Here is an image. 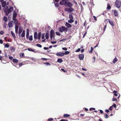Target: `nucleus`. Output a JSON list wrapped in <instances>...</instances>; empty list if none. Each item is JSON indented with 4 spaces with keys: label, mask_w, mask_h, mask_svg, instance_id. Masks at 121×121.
Segmentation results:
<instances>
[{
    "label": "nucleus",
    "mask_w": 121,
    "mask_h": 121,
    "mask_svg": "<svg viewBox=\"0 0 121 121\" xmlns=\"http://www.w3.org/2000/svg\"><path fill=\"white\" fill-rule=\"evenodd\" d=\"M68 29L64 26H62L59 28V31L61 32L65 31L66 32L68 31Z\"/></svg>",
    "instance_id": "f257e3e1"
},
{
    "label": "nucleus",
    "mask_w": 121,
    "mask_h": 121,
    "mask_svg": "<svg viewBox=\"0 0 121 121\" xmlns=\"http://www.w3.org/2000/svg\"><path fill=\"white\" fill-rule=\"evenodd\" d=\"M115 4L116 7L119 8L121 6V1L120 0H116L115 2Z\"/></svg>",
    "instance_id": "f03ea898"
},
{
    "label": "nucleus",
    "mask_w": 121,
    "mask_h": 121,
    "mask_svg": "<svg viewBox=\"0 0 121 121\" xmlns=\"http://www.w3.org/2000/svg\"><path fill=\"white\" fill-rule=\"evenodd\" d=\"M55 33L53 30H51L50 32V38L52 40L53 37L55 38Z\"/></svg>",
    "instance_id": "7ed1b4c3"
},
{
    "label": "nucleus",
    "mask_w": 121,
    "mask_h": 121,
    "mask_svg": "<svg viewBox=\"0 0 121 121\" xmlns=\"http://www.w3.org/2000/svg\"><path fill=\"white\" fill-rule=\"evenodd\" d=\"M65 11L68 12H72L74 10L73 8L70 7V8H67L65 9Z\"/></svg>",
    "instance_id": "20e7f679"
},
{
    "label": "nucleus",
    "mask_w": 121,
    "mask_h": 121,
    "mask_svg": "<svg viewBox=\"0 0 121 121\" xmlns=\"http://www.w3.org/2000/svg\"><path fill=\"white\" fill-rule=\"evenodd\" d=\"M67 3V2L66 0H62L60 2L59 4L60 5H63L66 4Z\"/></svg>",
    "instance_id": "39448f33"
},
{
    "label": "nucleus",
    "mask_w": 121,
    "mask_h": 121,
    "mask_svg": "<svg viewBox=\"0 0 121 121\" xmlns=\"http://www.w3.org/2000/svg\"><path fill=\"white\" fill-rule=\"evenodd\" d=\"M84 56V55L83 54H82L79 55L78 57L80 60H82L83 59Z\"/></svg>",
    "instance_id": "423d86ee"
},
{
    "label": "nucleus",
    "mask_w": 121,
    "mask_h": 121,
    "mask_svg": "<svg viewBox=\"0 0 121 121\" xmlns=\"http://www.w3.org/2000/svg\"><path fill=\"white\" fill-rule=\"evenodd\" d=\"M56 55L57 56H62L65 55V54H64V53L58 52L56 53Z\"/></svg>",
    "instance_id": "0eeeda50"
},
{
    "label": "nucleus",
    "mask_w": 121,
    "mask_h": 121,
    "mask_svg": "<svg viewBox=\"0 0 121 121\" xmlns=\"http://www.w3.org/2000/svg\"><path fill=\"white\" fill-rule=\"evenodd\" d=\"M22 30L23 28L21 26H20L19 28V30L18 32L19 34H20L19 35V36L20 37V34L22 31Z\"/></svg>",
    "instance_id": "6e6552de"
},
{
    "label": "nucleus",
    "mask_w": 121,
    "mask_h": 121,
    "mask_svg": "<svg viewBox=\"0 0 121 121\" xmlns=\"http://www.w3.org/2000/svg\"><path fill=\"white\" fill-rule=\"evenodd\" d=\"M13 20L14 21L15 26H19V24L18 22V21L16 19H15Z\"/></svg>",
    "instance_id": "1a4fd4ad"
},
{
    "label": "nucleus",
    "mask_w": 121,
    "mask_h": 121,
    "mask_svg": "<svg viewBox=\"0 0 121 121\" xmlns=\"http://www.w3.org/2000/svg\"><path fill=\"white\" fill-rule=\"evenodd\" d=\"M13 9V7H10L9 9H7V11L9 13H10L12 12Z\"/></svg>",
    "instance_id": "9d476101"
},
{
    "label": "nucleus",
    "mask_w": 121,
    "mask_h": 121,
    "mask_svg": "<svg viewBox=\"0 0 121 121\" xmlns=\"http://www.w3.org/2000/svg\"><path fill=\"white\" fill-rule=\"evenodd\" d=\"M29 29H27L26 30V38H29Z\"/></svg>",
    "instance_id": "9b49d317"
},
{
    "label": "nucleus",
    "mask_w": 121,
    "mask_h": 121,
    "mask_svg": "<svg viewBox=\"0 0 121 121\" xmlns=\"http://www.w3.org/2000/svg\"><path fill=\"white\" fill-rule=\"evenodd\" d=\"M2 2L1 4L2 6V7H4V8L5 7V5L6 4V1H1Z\"/></svg>",
    "instance_id": "f8f14e48"
},
{
    "label": "nucleus",
    "mask_w": 121,
    "mask_h": 121,
    "mask_svg": "<svg viewBox=\"0 0 121 121\" xmlns=\"http://www.w3.org/2000/svg\"><path fill=\"white\" fill-rule=\"evenodd\" d=\"M65 26H67L68 28L71 27H72V25L66 22L65 24Z\"/></svg>",
    "instance_id": "ddd939ff"
},
{
    "label": "nucleus",
    "mask_w": 121,
    "mask_h": 121,
    "mask_svg": "<svg viewBox=\"0 0 121 121\" xmlns=\"http://www.w3.org/2000/svg\"><path fill=\"white\" fill-rule=\"evenodd\" d=\"M113 11H114V14L115 16H117L118 15V12H117V10H113Z\"/></svg>",
    "instance_id": "4468645a"
},
{
    "label": "nucleus",
    "mask_w": 121,
    "mask_h": 121,
    "mask_svg": "<svg viewBox=\"0 0 121 121\" xmlns=\"http://www.w3.org/2000/svg\"><path fill=\"white\" fill-rule=\"evenodd\" d=\"M67 4V6L69 7H70L73 6L72 4L69 2H68Z\"/></svg>",
    "instance_id": "2eb2a0df"
},
{
    "label": "nucleus",
    "mask_w": 121,
    "mask_h": 121,
    "mask_svg": "<svg viewBox=\"0 0 121 121\" xmlns=\"http://www.w3.org/2000/svg\"><path fill=\"white\" fill-rule=\"evenodd\" d=\"M107 20L108 21V22L110 24V25L112 26H114V24L112 22L109 20V19H108Z\"/></svg>",
    "instance_id": "dca6fc26"
},
{
    "label": "nucleus",
    "mask_w": 121,
    "mask_h": 121,
    "mask_svg": "<svg viewBox=\"0 0 121 121\" xmlns=\"http://www.w3.org/2000/svg\"><path fill=\"white\" fill-rule=\"evenodd\" d=\"M17 14L16 13H14L13 17V20L14 19H16L17 17Z\"/></svg>",
    "instance_id": "f3484780"
},
{
    "label": "nucleus",
    "mask_w": 121,
    "mask_h": 121,
    "mask_svg": "<svg viewBox=\"0 0 121 121\" xmlns=\"http://www.w3.org/2000/svg\"><path fill=\"white\" fill-rule=\"evenodd\" d=\"M25 35V31L24 30H23L22 32L21 35V36L22 37H24Z\"/></svg>",
    "instance_id": "a211bd4d"
},
{
    "label": "nucleus",
    "mask_w": 121,
    "mask_h": 121,
    "mask_svg": "<svg viewBox=\"0 0 121 121\" xmlns=\"http://www.w3.org/2000/svg\"><path fill=\"white\" fill-rule=\"evenodd\" d=\"M37 32H35L34 34V38L35 39H37Z\"/></svg>",
    "instance_id": "6ab92c4d"
},
{
    "label": "nucleus",
    "mask_w": 121,
    "mask_h": 121,
    "mask_svg": "<svg viewBox=\"0 0 121 121\" xmlns=\"http://www.w3.org/2000/svg\"><path fill=\"white\" fill-rule=\"evenodd\" d=\"M18 26H15V31L16 33L17 34L18 33Z\"/></svg>",
    "instance_id": "aec40b11"
},
{
    "label": "nucleus",
    "mask_w": 121,
    "mask_h": 121,
    "mask_svg": "<svg viewBox=\"0 0 121 121\" xmlns=\"http://www.w3.org/2000/svg\"><path fill=\"white\" fill-rule=\"evenodd\" d=\"M118 59H117L116 57H115V58L112 61L113 63H115L117 61Z\"/></svg>",
    "instance_id": "412c9836"
},
{
    "label": "nucleus",
    "mask_w": 121,
    "mask_h": 121,
    "mask_svg": "<svg viewBox=\"0 0 121 121\" xmlns=\"http://www.w3.org/2000/svg\"><path fill=\"white\" fill-rule=\"evenodd\" d=\"M12 22V21L10 22L8 24V26L10 27H13Z\"/></svg>",
    "instance_id": "4be33fe9"
},
{
    "label": "nucleus",
    "mask_w": 121,
    "mask_h": 121,
    "mask_svg": "<svg viewBox=\"0 0 121 121\" xmlns=\"http://www.w3.org/2000/svg\"><path fill=\"white\" fill-rule=\"evenodd\" d=\"M57 61L59 63H61L63 61V60L61 59H58Z\"/></svg>",
    "instance_id": "5701e85b"
},
{
    "label": "nucleus",
    "mask_w": 121,
    "mask_h": 121,
    "mask_svg": "<svg viewBox=\"0 0 121 121\" xmlns=\"http://www.w3.org/2000/svg\"><path fill=\"white\" fill-rule=\"evenodd\" d=\"M11 33L12 36L13 37L14 39H15L16 38L15 34L13 33V32L12 31H11Z\"/></svg>",
    "instance_id": "b1692460"
},
{
    "label": "nucleus",
    "mask_w": 121,
    "mask_h": 121,
    "mask_svg": "<svg viewBox=\"0 0 121 121\" xmlns=\"http://www.w3.org/2000/svg\"><path fill=\"white\" fill-rule=\"evenodd\" d=\"M4 12L5 13V15L6 16H8L9 14L10 13H9V12H8L7 10H4Z\"/></svg>",
    "instance_id": "393cba45"
},
{
    "label": "nucleus",
    "mask_w": 121,
    "mask_h": 121,
    "mask_svg": "<svg viewBox=\"0 0 121 121\" xmlns=\"http://www.w3.org/2000/svg\"><path fill=\"white\" fill-rule=\"evenodd\" d=\"M111 9V7L110 6V4H107V9L108 10H109Z\"/></svg>",
    "instance_id": "a878e982"
},
{
    "label": "nucleus",
    "mask_w": 121,
    "mask_h": 121,
    "mask_svg": "<svg viewBox=\"0 0 121 121\" xmlns=\"http://www.w3.org/2000/svg\"><path fill=\"white\" fill-rule=\"evenodd\" d=\"M3 20L4 21H5V22H7V17L5 16L3 18Z\"/></svg>",
    "instance_id": "bb28decb"
},
{
    "label": "nucleus",
    "mask_w": 121,
    "mask_h": 121,
    "mask_svg": "<svg viewBox=\"0 0 121 121\" xmlns=\"http://www.w3.org/2000/svg\"><path fill=\"white\" fill-rule=\"evenodd\" d=\"M45 37L47 39H48L49 38V35L48 33H46L45 35Z\"/></svg>",
    "instance_id": "cd10ccee"
},
{
    "label": "nucleus",
    "mask_w": 121,
    "mask_h": 121,
    "mask_svg": "<svg viewBox=\"0 0 121 121\" xmlns=\"http://www.w3.org/2000/svg\"><path fill=\"white\" fill-rule=\"evenodd\" d=\"M70 115L67 114H65L63 116L65 117H69Z\"/></svg>",
    "instance_id": "c85d7f7f"
},
{
    "label": "nucleus",
    "mask_w": 121,
    "mask_h": 121,
    "mask_svg": "<svg viewBox=\"0 0 121 121\" xmlns=\"http://www.w3.org/2000/svg\"><path fill=\"white\" fill-rule=\"evenodd\" d=\"M13 61L14 63H17L18 62V60L17 59H13Z\"/></svg>",
    "instance_id": "c756f323"
},
{
    "label": "nucleus",
    "mask_w": 121,
    "mask_h": 121,
    "mask_svg": "<svg viewBox=\"0 0 121 121\" xmlns=\"http://www.w3.org/2000/svg\"><path fill=\"white\" fill-rule=\"evenodd\" d=\"M74 22L73 20V19H70L69 20H68V22L69 23H71Z\"/></svg>",
    "instance_id": "7c9ffc66"
},
{
    "label": "nucleus",
    "mask_w": 121,
    "mask_h": 121,
    "mask_svg": "<svg viewBox=\"0 0 121 121\" xmlns=\"http://www.w3.org/2000/svg\"><path fill=\"white\" fill-rule=\"evenodd\" d=\"M54 3L56 7H59V5L58 3H56L55 2H54Z\"/></svg>",
    "instance_id": "2f4dec72"
},
{
    "label": "nucleus",
    "mask_w": 121,
    "mask_h": 121,
    "mask_svg": "<svg viewBox=\"0 0 121 121\" xmlns=\"http://www.w3.org/2000/svg\"><path fill=\"white\" fill-rule=\"evenodd\" d=\"M27 50L29 51H31L32 52H35L34 50L31 48H28L27 49Z\"/></svg>",
    "instance_id": "473e14b6"
},
{
    "label": "nucleus",
    "mask_w": 121,
    "mask_h": 121,
    "mask_svg": "<svg viewBox=\"0 0 121 121\" xmlns=\"http://www.w3.org/2000/svg\"><path fill=\"white\" fill-rule=\"evenodd\" d=\"M7 24L6 23L4 22V24L3 25V27L5 28L6 27Z\"/></svg>",
    "instance_id": "72a5a7b5"
},
{
    "label": "nucleus",
    "mask_w": 121,
    "mask_h": 121,
    "mask_svg": "<svg viewBox=\"0 0 121 121\" xmlns=\"http://www.w3.org/2000/svg\"><path fill=\"white\" fill-rule=\"evenodd\" d=\"M69 18L70 19H73V16L71 14H69Z\"/></svg>",
    "instance_id": "f704fd0d"
},
{
    "label": "nucleus",
    "mask_w": 121,
    "mask_h": 121,
    "mask_svg": "<svg viewBox=\"0 0 121 121\" xmlns=\"http://www.w3.org/2000/svg\"><path fill=\"white\" fill-rule=\"evenodd\" d=\"M29 40L30 41H32L33 40L32 36V35L30 36Z\"/></svg>",
    "instance_id": "c9c22d12"
},
{
    "label": "nucleus",
    "mask_w": 121,
    "mask_h": 121,
    "mask_svg": "<svg viewBox=\"0 0 121 121\" xmlns=\"http://www.w3.org/2000/svg\"><path fill=\"white\" fill-rule=\"evenodd\" d=\"M44 64L47 66L50 65V64L48 62H46L44 63Z\"/></svg>",
    "instance_id": "e433bc0d"
},
{
    "label": "nucleus",
    "mask_w": 121,
    "mask_h": 121,
    "mask_svg": "<svg viewBox=\"0 0 121 121\" xmlns=\"http://www.w3.org/2000/svg\"><path fill=\"white\" fill-rule=\"evenodd\" d=\"M45 38V34H42L41 36V38L42 39H43Z\"/></svg>",
    "instance_id": "4c0bfd02"
},
{
    "label": "nucleus",
    "mask_w": 121,
    "mask_h": 121,
    "mask_svg": "<svg viewBox=\"0 0 121 121\" xmlns=\"http://www.w3.org/2000/svg\"><path fill=\"white\" fill-rule=\"evenodd\" d=\"M107 27V24H106L105 25H104V28L103 29V32H104L105 31V29Z\"/></svg>",
    "instance_id": "58836bf2"
},
{
    "label": "nucleus",
    "mask_w": 121,
    "mask_h": 121,
    "mask_svg": "<svg viewBox=\"0 0 121 121\" xmlns=\"http://www.w3.org/2000/svg\"><path fill=\"white\" fill-rule=\"evenodd\" d=\"M112 101H115L116 102L117 101V100L116 98H113L112 99Z\"/></svg>",
    "instance_id": "ea45409f"
},
{
    "label": "nucleus",
    "mask_w": 121,
    "mask_h": 121,
    "mask_svg": "<svg viewBox=\"0 0 121 121\" xmlns=\"http://www.w3.org/2000/svg\"><path fill=\"white\" fill-rule=\"evenodd\" d=\"M24 56V54L23 53H20V56L21 57H23Z\"/></svg>",
    "instance_id": "a19ab883"
},
{
    "label": "nucleus",
    "mask_w": 121,
    "mask_h": 121,
    "mask_svg": "<svg viewBox=\"0 0 121 121\" xmlns=\"http://www.w3.org/2000/svg\"><path fill=\"white\" fill-rule=\"evenodd\" d=\"M56 34L57 35L60 36V34L59 32L58 31L56 32Z\"/></svg>",
    "instance_id": "79ce46f5"
},
{
    "label": "nucleus",
    "mask_w": 121,
    "mask_h": 121,
    "mask_svg": "<svg viewBox=\"0 0 121 121\" xmlns=\"http://www.w3.org/2000/svg\"><path fill=\"white\" fill-rule=\"evenodd\" d=\"M36 46L40 48H41L42 47V46L41 44H37Z\"/></svg>",
    "instance_id": "37998d69"
},
{
    "label": "nucleus",
    "mask_w": 121,
    "mask_h": 121,
    "mask_svg": "<svg viewBox=\"0 0 121 121\" xmlns=\"http://www.w3.org/2000/svg\"><path fill=\"white\" fill-rule=\"evenodd\" d=\"M104 117L106 118H107L109 117V116L107 114H105L104 115Z\"/></svg>",
    "instance_id": "c03bdc74"
},
{
    "label": "nucleus",
    "mask_w": 121,
    "mask_h": 121,
    "mask_svg": "<svg viewBox=\"0 0 121 121\" xmlns=\"http://www.w3.org/2000/svg\"><path fill=\"white\" fill-rule=\"evenodd\" d=\"M113 108V107L112 106H111L109 107V108L108 109L110 111H111L112 110Z\"/></svg>",
    "instance_id": "a18cd8bd"
},
{
    "label": "nucleus",
    "mask_w": 121,
    "mask_h": 121,
    "mask_svg": "<svg viewBox=\"0 0 121 121\" xmlns=\"http://www.w3.org/2000/svg\"><path fill=\"white\" fill-rule=\"evenodd\" d=\"M69 53V52L68 51H66L65 52V53H64V54H65V55H67Z\"/></svg>",
    "instance_id": "49530a36"
},
{
    "label": "nucleus",
    "mask_w": 121,
    "mask_h": 121,
    "mask_svg": "<svg viewBox=\"0 0 121 121\" xmlns=\"http://www.w3.org/2000/svg\"><path fill=\"white\" fill-rule=\"evenodd\" d=\"M9 46V45L8 44H6L5 45V47H6L8 48Z\"/></svg>",
    "instance_id": "de8ad7c7"
},
{
    "label": "nucleus",
    "mask_w": 121,
    "mask_h": 121,
    "mask_svg": "<svg viewBox=\"0 0 121 121\" xmlns=\"http://www.w3.org/2000/svg\"><path fill=\"white\" fill-rule=\"evenodd\" d=\"M97 17H96L94 16H93V18L94 19L95 22L96 21H97Z\"/></svg>",
    "instance_id": "09e8293b"
},
{
    "label": "nucleus",
    "mask_w": 121,
    "mask_h": 121,
    "mask_svg": "<svg viewBox=\"0 0 121 121\" xmlns=\"http://www.w3.org/2000/svg\"><path fill=\"white\" fill-rule=\"evenodd\" d=\"M53 119L52 118H50L48 119L47 120V121H52V120H53Z\"/></svg>",
    "instance_id": "8fccbe9b"
},
{
    "label": "nucleus",
    "mask_w": 121,
    "mask_h": 121,
    "mask_svg": "<svg viewBox=\"0 0 121 121\" xmlns=\"http://www.w3.org/2000/svg\"><path fill=\"white\" fill-rule=\"evenodd\" d=\"M95 110V108H91L89 109V110L90 111Z\"/></svg>",
    "instance_id": "3c124183"
},
{
    "label": "nucleus",
    "mask_w": 121,
    "mask_h": 121,
    "mask_svg": "<svg viewBox=\"0 0 121 121\" xmlns=\"http://www.w3.org/2000/svg\"><path fill=\"white\" fill-rule=\"evenodd\" d=\"M41 33L40 32H39L38 33V37H41Z\"/></svg>",
    "instance_id": "603ef678"
},
{
    "label": "nucleus",
    "mask_w": 121,
    "mask_h": 121,
    "mask_svg": "<svg viewBox=\"0 0 121 121\" xmlns=\"http://www.w3.org/2000/svg\"><path fill=\"white\" fill-rule=\"evenodd\" d=\"M4 32L3 31H1L0 32V34L1 35H2L4 34Z\"/></svg>",
    "instance_id": "864d4df0"
},
{
    "label": "nucleus",
    "mask_w": 121,
    "mask_h": 121,
    "mask_svg": "<svg viewBox=\"0 0 121 121\" xmlns=\"http://www.w3.org/2000/svg\"><path fill=\"white\" fill-rule=\"evenodd\" d=\"M48 59L44 58H41V60H43L45 61L47 60Z\"/></svg>",
    "instance_id": "5fc2aeb1"
},
{
    "label": "nucleus",
    "mask_w": 121,
    "mask_h": 121,
    "mask_svg": "<svg viewBox=\"0 0 121 121\" xmlns=\"http://www.w3.org/2000/svg\"><path fill=\"white\" fill-rule=\"evenodd\" d=\"M80 51V48H79L78 49H77L76 51V52H79Z\"/></svg>",
    "instance_id": "6e6d98bb"
},
{
    "label": "nucleus",
    "mask_w": 121,
    "mask_h": 121,
    "mask_svg": "<svg viewBox=\"0 0 121 121\" xmlns=\"http://www.w3.org/2000/svg\"><path fill=\"white\" fill-rule=\"evenodd\" d=\"M87 31H86L85 32V33H84V35H83V38H84L85 36V35H86V34H87Z\"/></svg>",
    "instance_id": "4d7b16f0"
},
{
    "label": "nucleus",
    "mask_w": 121,
    "mask_h": 121,
    "mask_svg": "<svg viewBox=\"0 0 121 121\" xmlns=\"http://www.w3.org/2000/svg\"><path fill=\"white\" fill-rule=\"evenodd\" d=\"M112 106L113 107V106L114 108H116L117 107L116 105L115 104H113Z\"/></svg>",
    "instance_id": "13d9d810"
},
{
    "label": "nucleus",
    "mask_w": 121,
    "mask_h": 121,
    "mask_svg": "<svg viewBox=\"0 0 121 121\" xmlns=\"http://www.w3.org/2000/svg\"><path fill=\"white\" fill-rule=\"evenodd\" d=\"M60 121H68V120H65V119H61Z\"/></svg>",
    "instance_id": "bf43d9fd"
},
{
    "label": "nucleus",
    "mask_w": 121,
    "mask_h": 121,
    "mask_svg": "<svg viewBox=\"0 0 121 121\" xmlns=\"http://www.w3.org/2000/svg\"><path fill=\"white\" fill-rule=\"evenodd\" d=\"M105 112L108 113L109 112V111L108 109H106L105 111Z\"/></svg>",
    "instance_id": "052dcab7"
},
{
    "label": "nucleus",
    "mask_w": 121,
    "mask_h": 121,
    "mask_svg": "<svg viewBox=\"0 0 121 121\" xmlns=\"http://www.w3.org/2000/svg\"><path fill=\"white\" fill-rule=\"evenodd\" d=\"M86 21H85L83 23V26H85V27H86L85 25L86 24Z\"/></svg>",
    "instance_id": "680f3d73"
},
{
    "label": "nucleus",
    "mask_w": 121,
    "mask_h": 121,
    "mask_svg": "<svg viewBox=\"0 0 121 121\" xmlns=\"http://www.w3.org/2000/svg\"><path fill=\"white\" fill-rule=\"evenodd\" d=\"M61 70L64 72H66V71L63 69H61Z\"/></svg>",
    "instance_id": "e2e57ef3"
},
{
    "label": "nucleus",
    "mask_w": 121,
    "mask_h": 121,
    "mask_svg": "<svg viewBox=\"0 0 121 121\" xmlns=\"http://www.w3.org/2000/svg\"><path fill=\"white\" fill-rule=\"evenodd\" d=\"M62 49L65 50H67V49L66 48H62Z\"/></svg>",
    "instance_id": "0e129e2a"
},
{
    "label": "nucleus",
    "mask_w": 121,
    "mask_h": 121,
    "mask_svg": "<svg viewBox=\"0 0 121 121\" xmlns=\"http://www.w3.org/2000/svg\"><path fill=\"white\" fill-rule=\"evenodd\" d=\"M0 43L2 44L3 43V41L2 40L0 39Z\"/></svg>",
    "instance_id": "69168bd1"
},
{
    "label": "nucleus",
    "mask_w": 121,
    "mask_h": 121,
    "mask_svg": "<svg viewBox=\"0 0 121 121\" xmlns=\"http://www.w3.org/2000/svg\"><path fill=\"white\" fill-rule=\"evenodd\" d=\"M84 51V49H82L81 50V52H83Z\"/></svg>",
    "instance_id": "338daca9"
},
{
    "label": "nucleus",
    "mask_w": 121,
    "mask_h": 121,
    "mask_svg": "<svg viewBox=\"0 0 121 121\" xmlns=\"http://www.w3.org/2000/svg\"><path fill=\"white\" fill-rule=\"evenodd\" d=\"M7 41L8 42H11V40L10 39H7Z\"/></svg>",
    "instance_id": "774afa93"
}]
</instances>
